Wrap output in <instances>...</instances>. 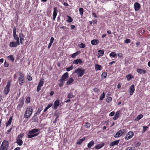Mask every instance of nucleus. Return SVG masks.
<instances>
[{
	"label": "nucleus",
	"mask_w": 150,
	"mask_h": 150,
	"mask_svg": "<svg viewBox=\"0 0 150 150\" xmlns=\"http://www.w3.org/2000/svg\"><path fill=\"white\" fill-rule=\"evenodd\" d=\"M40 129H34L30 131L28 135V138H31L38 136L39 134L38 132Z\"/></svg>",
	"instance_id": "obj_1"
},
{
	"label": "nucleus",
	"mask_w": 150,
	"mask_h": 150,
	"mask_svg": "<svg viewBox=\"0 0 150 150\" xmlns=\"http://www.w3.org/2000/svg\"><path fill=\"white\" fill-rule=\"evenodd\" d=\"M33 111V109L31 106L28 107L25 113L24 118H27L29 117L32 114Z\"/></svg>",
	"instance_id": "obj_2"
},
{
	"label": "nucleus",
	"mask_w": 150,
	"mask_h": 150,
	"mask_svg": "<svg viewBox=\"0 0 150 150\" xmlns=\"http://www.w3.org/2000/svg\"><path fill=\"white\" fill-rule=\"evenodd\" d=\"M8 142L6 141H4L1 146L0 150H8Z\"/></svg>",
	"instance_id": "obj_3"
},
{
	"label": "nucleus",
	"mask_w": 150,
	"mask_h": 150,
	"mask_svg": "<svg viewBox=\"0 0 150 150\" xmlns=\"http://www.w3.org/2000/svg\"><path fill=\"white\" fill-rule=\"evenodd\" d=\"M85 71V69L81 68H79L76 69L74 72L77 73L78 77H79L82 76L84 74Z\"/></svg>",
	"instance_id": "obj_4"
},
{
	"label": "nucleus",
	"mask_w": 150,
	"mask_h": 150,
	"mask_svg": "<svg viewBox=\"0 0 150 150\" xmlns=\"http://www.w3.org/2000/svg\"><path fill=\"white\" fill-rule=\"evenodd\" d=\"M11 85V82L10 81H8L7 85L5 87L4 89V93L7 95L9 92L10 91V87Z\"/></svg>",
	"instance_id": "obj_5"
},
{
	"label": "nucleus",
	"mask_w": 150,
	"mask_h": 150,
	"mask_svg": "<svg viewBox=\"0 0 150 150\" xmlns=\"http://www.w3.org/2000/svg\"><path fill=\"white\" fill-rule=\"evenodd\" d=\"M44 83V79L42 78L40 81L39 82L38 85L37 86V91L38 92L39 91L41 90V88L43 85Z\"/></svg>",
	"instance_id": "obj_6"
},
{
	"label": "nucleus",
	"mask_w": 150,
	"mask_h": 150,
	"mask_svg": "<svg viewBox=\"0 0 150 150\" xmlns=\"http://www.w3.org/2000/svg\"><path fill=\"white\" fill-rule=\"evenodd\" d=\"M125 132L124 129H121L118 131L115 135V138H117L121 136Z\"/></svg>",
	"instance_id": "obj_7"
},
{
	"label": "nucleus",
	"mask_w": 150,
	"mask_h": 150,
	"mask_svg": "<svg viewBox=\"0 0 150 150\" xmlns=\"http://www.w3.org/2000/svg\"><path fill=\"white\" fill-rule=\"evenodd\" d=\"M134 133L132 132H129L125 136V139L127 140L131 139L134 135Z\"/></svg>",
	"instance_id": "obj_8"
},
{
	"label": "nucleus",
	"mask_w": 150,
	"mask_h": 150,
	"mask_svg": "<svg viewBox=\"0 0 150 150\" xmlns=\"http://www.w3.org/2000/svg\"><path fill=\"white\" fill-rule=\"evenodd\" d=\"M19 37L20 38L19 40H20V43L21 44H23V42L24 41L25 36L22 33H20L19 34Z\"/></svg>",
	"instance_id": "obj_9"
},
{
	"label": "nucleus",
	"mask_w": 150,
	"mask_h": 150,
	"mask_svg": "<svg viewBox=\"0 0 150 150\" xmlns=\"http://www.w3.org/2000/svg\"><path fill=\"white\" fill-rule=\"evenodd\" d=\"M69 77V74L68 72L65 73L62 76L61 78L60 79L61 80L65 81L66 79Z\"/></svg>",
	"instance_id": "obj_10"
},
{
	"label": "nucleus",
	"mask_w": 150,
	"mask_h": 150,
	"mask_svg": "<svg viewBox=\"0 0 150 150\" xmlns=\"http://www.w3.org/2000/svg\"><path fill=\"white\" fill-rule=\"evenodd\" d=\"M134 7L135 10L137 11L139 10L140 8V4L137 2H136L134 4Z\"/></svg>",
	"instance_id": "obj_11"
},
{
	"label": "nucleus",
	"mask_w": 150,
	"mask_h": 150,
	"mask_svg": "<svg viewBox=\"0 0 150 150\" xmlns=\"http://www.w3.org/2000/svg\"><path fill=\"white\" fill-rule=\"evenodd\" d=\"M130 95H132L134 91V85H132L129 88Z\"/></svg>",
	"instance_id": "obj_12"
},
{
	"label": "nucleus",
	"mask_w": 150,
	"mask_h": 150,
	"mask_svg": "<svg viewBox=\"0 0 150 150\" xmlns=\"http://www.w3.org/2000/svg\"><path fill=\"white\" fill-rule=\"evenodd\" d=\"M24 103V101L22 99H20L18 102V108H21L23 106V104Z\"/></svg>",
	"instance_id": "obj_13"
},
{
	"label": "nucleus",
	"mask_w": 150,
	"mask_h": 150,
	"mask_svg": "<svg viewBox=\"0 0 150 150\" xmlns=\"http://www.w3.org/2000/svg\"><path fill=\"white\" fill-rule=\"evenodd\" d=\"M120 140H118L110 143V145L112 147L115 145H117L119 142Z\"/></svg>",
	"instance_id": "obj_14"
},
{
	"label": "nucleus",
	"mask_w": 150,
	"mask_h": 150,
	"mask_svg": "<svg viewBox=\"0 0 150 150\" xmlns=\"http://www.w3.org/2000/svg\"><path fill=\"white\" fill-rule=\"evenodd\" d=\"M13 36L14 40H16L17 43L18 45H20V40L19 37L17 36L16 34H13Z\"/></svg>",
	"instance_id": "obj_15"
},
{
	"label": "nucleus",
	"mask_w": 150,
	"mask_h": 150,
	"mask_svg": "<svg viewBox=\"0 0 150 150\" xmlns=\"http://www.w3.org/2000/svg\"><path fill=\"white\" fill-rule=\"evenodd\" d=\"M57 10L56 7L54 8V10L53 13V19L54 21L57 14Z\"/></svg>",
	"instance_id": "obj_16"
},
{
	"label": "nucleus",
	"mask_w": 150,
	"mask_h": 150,
	"mask_svg": "<svg viewBox=\"0 0 150 150\" xmlns=\"http://www.w3.org/2000/svg\"><path fill=\"white\" fill-rule=\"evenodd\" d=\"M120 114V111H117L113 117V119L115 120H116L119 117Z\"/></svg>",
	"instance_id": "obj_17"
},
{
	"label": "nucleus",
	"mask_w": 150,
	"mask_h": 150,
	"mask_svg": "<svg viewBox=\"0 0 150 150\" xmlns=\"http://www.w3.org/2000/svg\"><path fill=\"white\" fill-rule=\"evenodd\" d=\"M59 105V100H57L54 102V108L55 109H57Z\"/></svg>",
	"instance_id": "obj_18"
},
{
	"label": "nucleus",
	"mask_w": 150,
	"mask_h": 150,
	"mask_svg": "<svg viewBox=\"0 0 150 150\" xmlns=\"http://www.w3.org/2000/svg\"><path fill=\"white\" fill-rule=\"evenodd\" d=\"M74 79L72 78H69L67 82V85H69L72 83L74 81Z\"/></svg>",
	"instance_id": "obj_19"
},
{
	"label": "nucleus",
	"mask_w": 150,
	"mask_h": 150,
	"mask_svg": "<svg viewBox=\"0 0 150 150\" xmlns=\"http://www.w3.org/2000/svg\"><path fill=\"white\" fill-rule=\"evenodd\" d=\"M18 45L17 42H11L9 44V46L11 47H16Z\"/></svg>",
	"instance_id": "obj_20"
},
{
	"label": "nucleus",
	"mask_w": 150,
	"mask_h": 150,
	"mask_svg": "<svg viewBox=\"0 0 150 150\" xmlns=\"http://www.w3.org/2000/svg\"><path fill=\"white\" fill-rule=\"evenodd\" d=\"M105 144L103 143H102L96 145L95 147V148L96 149H100L103 147Z\"/></svg>",
	"instance_id": "obj_21"
},
{
	"label": "nucleus",
	"mask_w": 150,
	"mask_h": 150,
	"mask_svg": "<svg viewBox=\"0 0 150 150\" xmlns=\"http://www.w3.org/2000/svg\"><path fill=\"white\" fill-rule=\"evenodd\" d=\"M24 79V78H18V81H19V84L20 85H22L25 82Z\"/></svg>",
	"instance_id": "obj_22"
},
{
	"label": "nucleus",
	"mask_w": 150,
	"mask_h": 150,
	"mask_svg": "<svg viewBox=\"0 0 150 150\" xmlns=\"http://www.w3.org/2000/svg\"><path fill=\"white\" fill-rule=\"evenodd\" d=\"M137 72L139 74H145L146 73V71L142 69H138L137 70Z\"/></svg>",
	"instance_id": "obj_23"
},
{
	"label": "nucleus",
	"mask_w": 150,
	"mask_h": 150,
	"mask_svg": "<svg viewBox=\"0 0 150 150\" xmlns=\"http://www.w3.org/2000/svg\"><path fill=\"white\" fill-rule=\"evenodd\" d=\"M16 142L19 146H21L23 143V142L21 139H16Z\"/></svg>",
	"instance_id": "obj_24"
},
{
	"label": "nucleus",
	"mask_w": 150,
	"mask_h": 150,
	"mask_svg": "<svg viewBox=\"0 0 150 150\" xmlns=\"http://www.w3.org/2000/svg\"><path fill=\"white\" fill-rule=\"evenodd\" d=\"M91 42L92 45H95L99 43V41L97 40H91Z\"/></svg>",
	"instance_id": "obj_25"
},
{
	"label": "nucleus",
	"mask_w": 150,
	"mask_h": 150,
	"mask_svg": "<svg viewBox=\"0 0 150 150\" xmlns=\"http://www.w3.org/2000/svg\"><path fill=\"white\" fill-rule=\"evenodd\" d=\"M98 54L99 55L98 57L102 56L104 54V52L103 50H99L98 52Z\"/></svg>",
	"instance_id": "obj_26"
},
{
	"label": "nucleus",
	"mask_w": 150,
	"mask_h": 150,
	"mask_svg": "<svg viewBox=\"0 0 150 150\" xmlns=\"http://www.w3.org/2000/svg\"><path fill=\"white\" fill-rule=\"evenodd\" d=\"M94 144V142L92 140L90 142L88 143L87 146L88 148H90L91 146Z\"/></svg>",
	"instance_id": "obj_27"
},
{
	"label": "nucleus",
	"mask_w": 150,
	"mask_h": 150,
	"mask_svg": "<svg viewBox=\"0 0 150 150\" xmlns=\"http://www.w3.org/2000/svg\"><path fill=\"white\" fill-rule=\"evenodd\" d=\"M143 115L142 114L138 115L137 118L135 119V120L137 121H138L141 118L143 117Z\"/></svg>",
	"instance_id": "obj_28"
},
{
	"label": "nucleus",
	"mask_w": 150,
	"mask_h": 150,
	"mask_svg": "<svg viewBox=\"0 0 150 150\" xmlns=\"http://www.w3.org/2000/svg\"><path fill=\"white\" fill-rule=\"evenodd\" d=\"M32 119L35 122L38 121V117L36 116V114H35L34 116L33 117Z\"/></svg>",
	"instance_id": "obj_29"
},
{
	"label": "nucleus",
	"mask_w": 150,
	"mask_h": 150,
	"mask_svg": "<svg viewBox=\"0 0 150 150\" xmlns=\"http://www.w3.org/2000/svg\"><path fill=\"white\" fill-rule=\"evenodd\" d=\"M101 65L98 64H96L95 65V68L96 70H101Z\"/></svg>",
	"instance_id": "obj_30"
},
{
	"label": "nucleus",
	"mask_w": 150,
	"mask_h": 150,
	"mask_svg": "<svg viewBox=\"0 0 150 150\" xmlns=\"http://www.w3.org/2000/svg\"><path fill=\"white\" fill-rule=\"evenodd\" d=\"M52 105V103L49 104L47 107L44 109L43 111L44 112H45L49 108H50Z\"/></svg>",
	"instance_id": "obj_31"
},
{
	"label": "nucleus",
	"mask_w": 150,
	"mask_h": 150,
	"mask_svg": "<svg viewBox=\"0 0 150 150\" xmlns=\"http://www.w3.org/2000/svg\"><path fill=\"white\" fill-rule=\"evenodd\" d=\"M12 120V118L11 117L9 118L8 122L6 123V127H7L8 125H10L11 124Z\"/></svg>",
	"instance_id": "obj_32"
},
{
	"label": "nucleus",
	"mask_w": 150,
	"mask_h": 150,
	"mask_svg": "<svg viewBox=\"0 0 150 150\" xmlns=\"http://www.w3.org/2000/svg\"><path fill=\"white\" fill-rule=\"evenodd\" d=\"M107 73L105 72H104L102 74L101 77L103 79H104L106 77Z\"/></svg>",
	"instance_id": "obj_33"
},
{
	"label": "nucleus",
	"mask_w": 150,
	"mask_h": 150,
	"mask_svg": "<svg viewBox=\"0 0 150 150\" xmlns=\"http://www.w3.org/2000/svg\"><path fill=\"white\" fill-rule=\"evenodd\" d=\"M85 139L84 137L82 139H79L77 142V144H81L82 142Z\"/></svg>",
	"instance_id": "obj_34"
},
{
	"label": "nucleus",
	"mask_w": 150,
	"mask_h": 150,
	"mask_svg": "<svg viewBox=\"0 0 150 150\" xmlns=\"http://www.w3.org/2000/svg\"><path fill=\"white\" fill-rule=\"evenodd\" d=\"M126 78L128 81L130 80L133 78V76L131 74H129L126 76Z\"/></svg>",
	"instance_id": "obj_35"
},
{
	"label": "nucleus",
	"mask_w": 150,
	"mask_h": 150,
	"mask_svg": "<svg viewBox=\"0 0 150 150\" xmlns=\"http://www.w3.org/2000/svg\"><path fill=\"white\" fill-rule=\"evenodd\" d=\"M74 96H75L71 93H69L68 95V97L69 99L74 98Z\"/></svg>",
	"instance_id": "obj_36"
},
{
	"label": "nucleus",
	"mask_w": 150,
	"mask_h": 150,
	"mask_svg": "<svg viewBox=\"0 0 150 150\" xmlns=\"http://www.w3.org/2000/svg\"><path fill=\"white\" fill-rule=\"evenodd\" d=\"M105 95L104 92L103 93L100 95V100H102L105 97Z\"/></svg>",
	"instance_id": "obj_37"
},
{
	"label": "nucleus",
	"mask_w": 150,
	"mask_h": 150,
	"mask_svg": "<svg viewBox=\"0 0 150 150\" xmlns=\"http://www.w3.org/2000/svg\"><path fill=\"white\" fill-rule=\"evenodd\" d=\"M79 14L81 16H82L83 14V9L82 8H80L79 9Z\"/></svg>",
	"instance_id": "obj_38"
},
{
	"label": "nucleus",
	"mask_w": 150,
	"mask_h": 150,
	"mask_svg": "<svg viewBox=\"0 0 150 150\" xmlns=\"http://www.w3.org/2000/svg\"><path fill=\"white\" fill-rule=\"evenodd\" d=\"M67 17L68 18V19L67 20V22L69 23H71L73 21V19L70 16H67Z\"/></svg>",
	"instance_id": "obj_39"
},
{
	"label": "nucleus",
	"mask_w": 150,
	"mask_h": 150,
	"mask_svg": "<svg viewBox=\"0 0 150 150\" xmlns=\"http://www.w3.org/2000/svg\"><path fill=\"white\" fill-rule=\"evenodd\" d=\"M78 46L80 48H83L84 47H85V44H83V43H82L79 44L78 45Z\"/></svg>",
	"instance_id": "obj_40"
},
{
	"label": "nucleus",
	"mask_w": 150,
	"mask_h": 150,
	"mask_svg": "<svg viewBox=\"0 0 150 150\" xmlns=\"http://www.w3.org/2000/svg\"><path fill=\"white\" fill-rule=\"evenodd\" d=\"M117 55L116 53L115 52H112L110 54V57H115Z\"/></svg>",
	"instance_id": "obj_41"
},
{
	"label": "nucleus",
	"mask_w": 150,
	"mask_h": 150,
	"mask_svg": "<svg viewBox=\"0 0 150 150\" xmlns=\"http://www.w3.org/2000/svg\"><path fill=\"white\" fill-rule=\"evenodd\" d=\"M8 57L9 59L10 60H11L13 62L14 61V58L12 55H10L8 56Z\"/></svg>",
	"instance_id": "obj_42"
},
{
	"label": "nucleus",
	"mask_w": 150,
	"mask_h": 150,
	"mask_svg": "<svg viewBox=\"0 0 150 150\" xmlns=\"http://www.w3.org/2000/svg\"><path fill=\"white\" fill-rule=\"evenodd\" d=\"M42 110V107L40 108H38V111H37V112H36L35 114H39L40 113L41 111Z\"/></svg>",
	"instance_id": "obj_43"
},
{
	"label": "nucleus",
	"mask_w": 150,
	"mask_h": 150,
	"mask_svg": "<svg viewBox=\"0 0 150 150\" xmlns=\"http://www.w3.org/2000/svg\"><path fill=\"white\" fill-rule=\"evenodd\" d=\"M112 100V98L111 97H108L106 99V101L107 102L110 103Z\"/></svg>",
	"instance_id": "obj_44"
},
{
	"label": "nucleus",
	"mask_w": 150,
	"mask_h": 150,
	"mask_svg": "<svg viewBox=\"0 0 150 150\" xmlns=\"http://www.w3.org/2000/svg\"><path fill=\"white\" fill-rule=\"evenodd\" d=\"M60 83L59 84V85L60 87L62 86L64 84V81L62 80H61L60 79Z\"/></svg>",
	"instance_id": "obj_45"
},
{
	"label": "nucleus",
	"mask_w": 150,
	"mask_h": 150,
	"mask_svg": "<svg viewBox=\"0 0 150 150\" xmlns=\"http://www.w3.org/2000/svg\"><path fill=\"white\" fill-rule=\"evenodd\" d=\"M27 78L28 81H31L32 79V76L30 75H28L27 76Z\"/></svg>",
	"instance_id": "obj_46"
},
{
	"label": "nucleus",
	"mask_w": 150,
	"mask_h": 150,
	"mask_svg": "<svg viewBox=\"0 0 150 150\" xmlns=\"http://www.w3.org/2000/svg\"><path fill=\"white\" fill-rule=\"evenodd\" d=\"M19 78H24V75L22 73L21 71H20L19 73Z\"/></svg>",
	"instance_id": "obj_47"
},
{
	"label": "nucleus",
	"mask_w": 150,
	"mask_h": 150,
	"mask_svg": "<svg viewBox=\"0 0 150 150\" xmlns=\"http://www.w3.org/2000/svg\"><path fill=\"white\" fill-rule=\"evenodd\" d=\"M24 135L23 134H21L19 135L18 137H17V139H21L23 137Z\"/></svg>",
	"instance_id": "obj_48"
},
{
	"label": "nucleus",
	"mask_w": 150,
	"mask_h": 150,
	"mask_svg": "<svg viewBox=\"0 0 150 150\" xmlns=\"http://www.w3.org/2000/svg\"><path fill=\"white\" fill-rule=\"evenodd\" d=\"M85 126L86 128H88L90 126V124L89 122H86Z\"/></svg>",
	"instance_id": "obj_49"
},
{
	"label": "nucleus",
	"mask_w": 150,
	"mask_h": 150,
	"mask_svg": "<svg viewBox=\"0 0 150 150\" xmlns=\"http://www.w3.org/2000/svg\"><path fill=\"white\" fill-rule=\"evenodd\" d=\"M143 130L142 132V133H143L148 128V127L147 126H143Z\"/></svg>",
	"instance_id": "obj_50"
},
{
	"label": "nucleus",
	"mask_w": 150,
	"mask_h": 150,
	"mask_svg": "<svg viewBox=\"0 0 150 150\" xmlns=\"http://www.w3.org/2000/svg\"><path fill=\"white\" fill-rule=\"evenodd\" d=\"M73 69V67L72 66H71L70 67L67 68H66L67 71H70V70H72Z\"/></svg>",
	"instance_id": "obj_51"
},
{
	"label": "nucleus",
	"mask_w": 150,
	"mask_h": 150,
	"mask_svg": "<svg viewBox=\"0 0 150 150\" xmlns=\"http://www.w3.org/2000/svg\"><path fill=\"white\" fill-rule=\"evenodd\" d=\"M125 150H135L134 147H128Z\"/></svg>",
	"instance_id": "obj_52"
},
{
	"label": "nucleus",
	"mask_w": 150,
	"mask_h": 150,
	"mask_svg": "<svg viewBox=\"0 0 150 150\" xmlns=\"http://www.w3.org/2000/svg\"><path fill=\"white\" fill-rule=\"evenodd\" d=\"M131 40L128 39H127L125 41V42L126 43H128L130 42Z\"/></svg>",
	"instance_id": "obj_53"
},
{
	"label": "nucleus",
	"mask_w": 150,
	"mask_h": 150,
	"mask_svg": "<svg viewBox=\"0 0 150 150\" xmlns=\"http://www.w3.org/2000/svg\"><path fill=\"white\" fill-rule=\"evenodd\" d=\"M16 28L14 26L13 28V34H16Z\"/></svg>",
	"instance_id": "obj_54"
},
{
	"label": "nucleus",
	"mask_w": 150,
	"mask_h": 150,
	"mask_svg": "<svg viewBox=\"0 0 150 150\" xmlns=\"http://www.w3.org/2000/svg\"><path fill=\"white\" fill-rule=\"evenodd\" d=\"M8 65L9 64L7 63L6 61H5L4 64V66L5 67H8Z\"/></svg>",
	"instance_id": "obj_55"
},
{
	"label": "nucleus",
	"mask_w": 150,
	"mask_h": 150,
	"mask_svg": "<svg viewBox=\"0 0 150 150\" xmlns=\"http://www.w3.org/2000/svg\"><path fill=\"white\" fill-rule=\"evenodd\" d=\"M12 129V127L10 128V129L8 130H7V131L6 132V133L7 134H8L9 132H10L11 131Z\"/></svg>",
	"instance_id": "obj_56"
},
{
	"label": "nucleus",
	"mask_w": 150,
	"mask_h": 150,
	"mask_svg": "<svg viewBox=\"0 0 150 150\" xmlns=\"http://www.w3.org/2000/svg\"><path fill=\"white\" fill-rule=\"evenodd\" d=\"M117 55L119 57H121L122 56V54L121 53H117Z\"/></svg>",
	"instance_id": "obj_57"
},
{
	"label": "nucleus",
	"mask_w": 150,
	"mask_h": 150,
	"mask_svg": "<svg viewBox=\"0 0 150 150\" xmlns=\"http://www.w3.org/2000/svg\"><path fill=\"white\" fill-rule=\"evenodd\" d=\"M54 38L53 37H51L50 38V42L52 43L54 41Z\"/></svg>",
	"instance_id": "obj_58"
},
{
	"label": "nucleus",
	"mask_w": 150,
	"mask_h": 150,
	"mask_svg": "<svg viewBox=\"0 0 150 150\" xmlns=\"http://www.w3.org/2000/svg\"><path fill=\"white\" fill-rule=\"evenodd\" d=\"M115 114V112H111L109 116H113Z\"/></svg>",
	"instance_id": "obj_59"
},
{
	"label": "nucleus",
	"mask_w": 150,
	"mask_h": 150,
	"mask_svg": "<svg viewBox=\"0 0 150 150\" xmlns=\"http://www.w3.org/2000/svg\"><path fill=\"white\" fill-rule=\"evenodd\" d=\"M78 59H76V60H74L73 62V63L75 64H78Z\"/></svg>",
	"instance_id": "obj_60"
},
{
	"label": "nucleus",
	"mask_w": 150,
	"mask_h": 150,
	"mask_svg": "<svg viewBox=\"0 0 150 150\" xmlns=\"http://www.w3.org/2000/svg\"><path fill=\"white\" fill-rule=\"evenodd\" d=\"M13 78L15 81L17 79V75L16 74H15L13 75Z\"/></svg>",
	"instance_id": "obj_61"
},
{
	"label": "nucleus",
	"mask_w": 150,
	"mask_h": 150,
	"mask_svg": "<svg viewBox=\"0 0 150 150\" xmlns=\"http://www.w3.org/2000/svg\"><path fill=\"white\" fill-rule=\"evenodd\" d=\"M76 57V55L74 53L72 54V55L71 56V57L73 58H74Z\"/></svg>",
	"instance_id": "obj_62"
},
{
	"label": "nucleus",
	"mask_w": 150,
	"mask_h": 150,
	"mask_svg": "<svg viewBox=\"0 0 150 150\" xmlns=\"http://www.w3.org/2000/svg\"><path fill=\"white\" fill-rule=\"evenodd\" d=\"M78 62L80 64H81L83 62L82 60L81 59H78Z\"/></svg>",
	"instance_id": "obj_63"
},
{
	"label": "nucleus",
	"mask_w": 150,
	"mask_h": 150,
	"mask_svg": "<svg viewBox=\"0 0 150 150\" xmlns=\"http://www.w3.org/2000/svg\"><path fill=\"white\" fill-rule=\"evenodd\" d=\"M93 90L96 92H98L99 91V89L97 88H96L93 89Z\"/></svg>",
	"instance_id": "obj_64"
}]
</instances>
